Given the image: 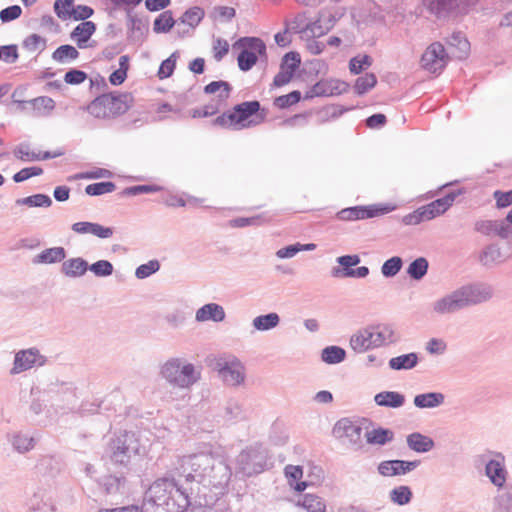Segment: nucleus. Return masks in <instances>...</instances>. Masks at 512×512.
I'll list each match as a JSON object with an SVG mask.
<instances>
[{"label": "nucleus", "mask_w": 512, "mask_h": 512, "mask_svg": "<svg viewBox=\"0 0 512 512\" xmlns=\"http://www.w3.org/2000/svg\"><path fill=\"white\" fill-rule=\"evenodd\" d=\"M346 351L339 346H328L322 350L321 359L327 364H338L344 361Z\"/></svg>", "instance_id": "nucleus-41"}, {"label": "nucleus", "mask_w": 512, "mask_h": 512, "mask_svg": "<svg viewBox=\"0 0 512 512\" xmlns=\"http://www.w3.org/2000/svg\"><path fill=\"white\" fill-rule=\"evenodd\" d=\"M125 479L122 477H117L113 475L104 476L100 485L104 488L107 494H115L120 491L121 487L124 485Z\"/></svg>", "instance_id": "nucleus-50"}, {"label": "nucleus", "mask_w": 512, "mask_h": 512, "mask_svg": "<svg viewBox=\"0 0 512 512\" xmlns=\"http://www.w3.org/2000/svg\"><path fill=\"white\" fill-rule=\"evenodd\" d=\"M28 103L33 107L34 110L39 112L43 111V114L49 115L55 108V101L47 96L36 97Z\"/></svg>", "instance_id": "nucleus-51"}, {"label": "nucleus", "mask_w": 512, "mask_h": 512, "mask_svg": "<svg viewBox=\"0 0 512 512\" xmlns=\"http://www.w3.org/2000/svg\"><path fill=\"white\" fill-rule=\"evenodd\" d=\"M377 84V77L374 73H366L356 79L354 90L358 95H364Z\"/></svg>", "instance_id": "nucleus-44"}, {"label": "nucleus", "mask_w": 512, "mask_h": 512, "mask_svg": "<svg viewBox=\"0 0 512 512\" xmlns=\"http://www.w3.org/2000/svg\"><path fill=\"white\" fill-rule=\"evenodd\" d=\"M280 323V317L277 313L271 312L265 315L257 316L253 319L252 325L258 331H267L277 327Z\"/></svg>", "instance_id": "nucleus-36"}, {"label": "nucleus", "mask_w": 512, "mask_h": 512, "mask_svg": "<svg viewBox=\"0 0 512 512\" xmlns=\"http://www.w3.org/2000/svg\"><path fill=\"white\" fill-rule=\"evenodd\" d=\"M219 90H221V92L218 98L222 101L229 97L232 87L228 82L222 80L212 81L204 87V93L206 94H214Z\"/></svg>", "instance_id": "nucleus-46"}, {"label": "nucleus", "mask_w": 512, "mask_h": 512, "mask_svg": "<svg viewBox=\"0 0 512 512\" xmlns=\"http://www.w3.org/2000/svg\"><path fill=\"white\" fill-rule=\"evenodd\" d=\"M231 475V468L224 461L212 457V464L205 476L204 486L224 488L228 485Z\"/></svg>", "instance_id": "nucleus-13"}, {"label": "nucleus", "mask_w": 512, "mask_h": 512, "mask_svg": "<svg viewBox=\"0 0 512 512\" xmlns=\"http://www.w3.org/2000/svg\"><path fill=\"white\" fill-rule=\"evenodd\" d=\"M96 31V25L92 21H85L78 24L70 34L72 40H74L77 46L82 49L86 47L87 41Z\"/></svg>", "instance_id": "nucleus-24"}, {"label": "nucleus", "mask_w": 512, "mask_h": 512, "mask_svg": "<svg viewBox=\"0 0 512 512\" xmlns=\"http://www.w3.org/2000/svg\"><path fill=\"white\" fill-rule=\"evenodd\" d=\"M445 401V396L440 392H428L418 394L414 397L413 403L417 408H436L441 406Z\"/></svg>", "instance_id": "nucleus-29"}, {"label": "nucleus", "mask_w": 512, "mask_h": 512, "mask_svg": "<svg viewBox=\"0 0 512 512\" xmlns=\"http://www.w3.org/2000/svg\"><path fill=\"white\" fill-rule=\"evenodd\" d=\"M90 270L97 277H108L112 275L114 268L108 260H98L95 263L89 265Z\"/></svg>", "instance_id": "nucleus-55"}, {"label": "nucleus", "mask_w": 512, "mask_h": 512, "mask_svg": "<svg viewBox=\"0 0 512 512\" xmlns=\"http://www.w3.org/2000/svg\"><path fill=\"white\" fill-rule=\"evenodd\" d=\"M210 464H212L211 455L193 454L179 458L173 469L180 479L184 478L183 483L188 487L192 486L195 489L194 494H198L199 485L204 486Z\"/></svg>", "instance_id": "nucleus-4"}, {"label": "nucleus", "mask_w": 512, "mask_h": 512, "mask_svg": "<svg viewBox=\"0 0 512 512\" xmlns=\"http://www.w3.org/2000/svg\"><path fill=\"white\" fill-rule=\"evenodd\" d=\"M374 348L388 346L399 340V334L392 324L380 323L368 326Z\"/></svg>", "instance_id": "nucleus-15"}, {"label": "nucleus", "mask_w": 512, "mask_h": 512, "mask_svg": "<svg viewBox=\"0 0 512 512\" xmlns=\"http://www.w3.org/2000/svg\"><path fill=\"white\" fill-rule=\"evenodd\" d=\"M203 17V9L200 7H192L182 15V17L179 19L178 25L182 23L194 28L200 23Z\"/></svg>", "instance_id": "nucleus-47"}, {"label": "nucleus", "mask_w": 512, "mask_h": 512, "mask_svg": "<svg viewBox=\"0 0 512 512\" xmlns=\"http://www.w3.org/2000/svg\"><path fill=\"white\" fill-rule=\"evenodd\" d=\"M372 65V58L369 55H358L349 61V70L352 74L358 75Z\"/></svg>", "instance_id": "nucleus-52"}, {"label": "nucleus", "mask_w": 512, "mask_h": 512, "mask_svg": "<svg viewBox=\"0 0 512 512\" xmlns=\"http://www.w3.org/2000/svg\"><path fill=\"white\" fill-rule=\"evenodd\" d=\"M301 63L300 54L297 52H288L284 55L282 58L281 66L280 68L286 71H291V74L293 75L295 71L298 69L299 65Z\"/></svg>", "instance_id": "nucleus-56"}, {"label": "nucleus", "mask_w": 512, "mask_h": 512, "mask_svg": "<svg viewBox=\"0 0 512 512\" xmlns=\"http://www.w3.org/2000/svg\"><path fill=\"white\" fill-rule=\"evenodd\" d=\"M234 49H241L237 57L238 66L241 71H249L256 64L258 56H266V44L258 37H241L234 44Z\"/></svg>", "instance_id": "nucleus-9"}, {"label": "nucleus", "mask_w": 512, "mask_h": 512, "mask_svg": "<svg viewBox=\"0 0 512 512\" xmlns=\"http://www.w3.org/2000/svg\"><path fill=\"white\" fill-rule=\"evenodd\" d=\"M493 297V289L486 283H469L445 294L432 304L437 315L455 314L461 310L477 306Z\"/></svg>", "instance_id": "nucleus-2"}, {"label": "nucleus", "mask_w": 512, "mask_h": 512, "mask_svg": "<svg viewBox=\"0 0 512 512\" xmlns=\"http://www.w3.org/2000/svg\"><path fill=\"white\" fill-rule=\"evenodd\" d=\"M502 252L497 244L487 245L479 255V262L485 267H491L502 260Z\"/></svg>", "instance_id": "nucleus-32"}, {"label": "nucleus", "mask_w": 512, "mask_h": 512, "mask_svg": "<svg viewBox=\"0 0 512 512\" xmlns=\"http://www.w3.org/2000/svg\"><path fill=\"white\" fill-rule=\"evenodd\" d=\"M475 231L486 235H496L501 239H507L512 235V227L505 220H478L474 225Z\"/></svg>", "instance_id": "nucleus-17"}, {"label": "nucleus", "mask_w": 512, "mask_h": 512, "mask_svg": "<svg viewBox=\"0 0 512 512\" xmlns=\"http://www.w3.org/2000/svg\"><path fill=\"white\" fill-rule=\"evenodd\" d=\"M403 267V259L399 256H393L387 259L381 266V273L385 278L396 276Z\"/></svg>", "instance_id": "nucleus-43"}, {"label": "nucleus", "mask_w": 512, "mask_h": 512, "mask_svg": "<svg viewBox=\"0 0 512 512\" xmlns=\"http://www.w3.org/2000/svg\"><path fill=\"white\" fill-rule=\"evenodd\" d=\"M224 308L217 303H208L200 307L195 314L197 322H222L225 319Z\"/></svg>", "instance_id": "nucleus-23"}, {"label": "nucleus", "mask_w": 512, "mask_h": 512, "mask_svg": "<svg viewBox=\"0 0 512 512\" xmlns=\"http://www.w3.org/2000/svg\"><path fill=\"white\" fill-rule=\"evenodd\" d=\"M106 452L113 464L127 466L133 458L144 454L145 448L136 433L123 431L110 439Z\"/></svg>", "instance_id": "nucleus-5"}, {"label": "nucleus", "mask_w": 512, "mask_h": 512, "mask_svg": "<svg viewBox=\"0 0 512 512\" xmlns=\"http://www.w3.org/2000/svg\"><path fill=\"white\" fill-rule=\"evenodd\" d=\"M89 268V264L81 257L71 258L63 262L62 273L71 278L83 276Z\"/></svg>", "instance_id": "nucleus-28"}, {"label": "nucleus", "mask_w": 512, "mask_h": 512, "mask_svg": "<svg viewBox=\"0 0 512 512\" xmlns=\"http://www.w3.org/2000/svg\"><path fill=\"white\" fill-rule=\"evenodd\" d=\"M428 268V260L424 257H419L409 264L407 274L411 279L419 281L427 274Z\"/></svg>", "instance_id": "nucleus-38"}, {"label": "nucleus", "mask_w": 512, "mask_h": 512, "mask_svg": "<svg viewBox=\"0 0 512 512\" xmlns=\"http://www.w3.org/2000/svg\"><path fill=\"white\" fill-rule=\"evenodd\" d=\"M179 57V54L178 52H173L167 59H165L160 67H159V70H158V77L160 79H165V78H168L170 77L174 70H175V67H176V61Z\"/></svg>", "instance_id": "nucleus-53"}, {"label": "nucleus", "mask_w": 512, "mask_h": 512, "mask_svg": "<svg viewBox=\"0 0 512 512\" xmlns=\"http://www.w3.org/2000/svg\"><path fill=\"white\" fill-rule=\"evenodd\" d=\"M23 46L28 51H43L46 48V39L38 34H31L23 41Z\"/></svg>", "instance_id": "nucleus-59"}, {"label": "nucleus", "mask_w": 512, "mask_h": 512, "mask_svg": "<svg viewBox=\"0 0 512 512\" xmlns=\"http://www.w3.org/2000/svg\"><path fill=\"white\" fill-rule=\"evenodd\" d=\"M447 43L449 47L455 48L457 50V58L463 59L467 56L470 49V43L468 42L463 33H452V35L447 39Z\"/></svg>", "instance_id": "nucleus-34"}, {"label": "nucleus", "mask_w": 512, "mask_h": 512, "mask_svg": "<svg viewBox=\"0 0 512 512\" xmlns=\"http://www.w3.org/2000/svg\"><path fill=\"white\" fill-rule=\"evenodd\" d=\"M267 462L266 450L260 445H251L236 458V474L251 477L264 471Z\"/></svg>", "instance_id": "nucleus-8"}, {"label": "nucleus", "mask_w": 512, "mask_h": 512, "mask_svg": "<svg viewBox=\"0 0 512 512\" xmlns=\"http://www.w3.org/2000/svg\"><path fill=\"white\" fill-rule=\"evenodd\" d=\"M347 87L345 82L319 81L305 93L304 99L341 94Z\"/></svg>", "instance_id": "nucleus-19"}, {"label": "nucleus", "mask_w": 512, "mask_h": 512, "mask_svg": "<svg viewBox=\"0 0 512 512\" xmlns=\"http://www.w3.org/2000/svg\"><path fill=\"white\" fill-rule=\"evenodd\" d=\"M485 475L498 490L505 487L508 472L502 461L496 459L489 460L485 465Z\"/></svg>", "instance_id": "nucleus-22"}, {"label": "nucleus", "mask_w": 512, "mask_h": 512, "mask_svg": "<svg viewBox=\"0 0 512 512\" xmlns=\"http://www.w3.org/2000/svg\"><path fill=\"white\" fill-rule=\"evenodd\" d=\"M505 491L495 497L500 512H512V483L505 486Z\"/></svg>", "instance_id": "nucleus-49"}, {"label": "nucleus", "mask_w": 512, "mask_h": 512, "mask_svg": "<svg viewBox=\"0 0 512 512\" xmlns=\"http://www.w3.org/2000/svg\"><path fill=\"white\" fill-rule=\"evenodd\" d=\"M225 415L228 420H240L245 418L242 405L235 400H229L225 406Z\"/></svg>", "instance_id": "nucleus-58"}, {"label": "nucleus", "mask_w": 512, "mask_h": 512, "mask_svg": "<svg viewBox=\"0 0 512 512\" xmlns=\"http://www.w3.org/2000/svg\"><path fill=\"white\" fill-rule=\"evenodd\" d=\"M235 14H236V12L233 7L216 6L211 11L210 16L214 20H219L221 22H228L235 16Z\"/></svg>", "instance_id": "nucleus-60"}, {"label": "nucleus", "mask_w": 512, "mask_h": 512, "mask_svg": "<svg viewBox=\"0 0 512 512\" xmlns=\"http://www.w3.org/2000/svg\"><path fill=\"white\" fill-rule=\"evenodd\" d=\"M13 447L20 453L29 451L34 447V439L27 435L18 434L13 438Z\"/></svg>", "instance_id": "nucleus-62"}, {"label": "nucleus", "mask_w": 512, "mask_h": 512, "mask_svg": "<svg viewBox=\"0 0 512 512\" xmlns=\"http://www.w3.org/2000/svg\"><path fill=\"white\" fill-rule=\"evenodd\" d=\"M14 155L16 158L22 160V161H38V160H47L56 158L62 155L61 152H49L46 151L43 154L41 153H35L31 152L29 150V145L26 143H21L19 146H17L14 150Z\"/></svg>", "instance_id": "nucleus-25"}, {"label": "nucleus", "mask_w": 512, "mask_h": 512, "mask_svg": "<svg viewBox=\"0 0 512 512\" xmlns=\"http://www.w3.org/2000/svg\"><path fill=\"white\" fill-rule=\"evenodd\" d=\"M160 269V263L157 260H150L146 264L137 267L135 276L138 279H144L157 272Z\"/></svg>", "instance_id": "nucleus-63"}, {"label": "nucleus", "mask_w": 512, "mask_h": 512, "mask_svg": "<svg viewBox=\"0 0 512 512\" xmlns=\"http://www.w3.org/2000/svg\"><path fill=\"white\" fill-rule=\"evenodd\" d=\"M177 476L174 469L169 470V476L155 480L145 492L143 507L155 512H180L191 504L195 489L186 486Z\"/></svg>", "instance_id": "nucleus-1"}, {"label": "nucleus", "mask_w": 512, "mask_h": 512, "mask_svg": "<svg viewBox=\"0 0 512 512\" xmlns=\"http://www.w3.org/2000/svg\"><path fill=\"white\" fill-rule=\"evenodd\" d=\"M93 14L94 10L91 7L86 5H77L72 7L68 15V18H73L76 21L85 22Z\"/></svg>", "instance_id": "nucleus-61"}, {"label": "nucleus", "mask_w": 512, "mask_h": 512, "mask_svg": "<svg viewBox=\"0 0 512 512\" xmlns=\"http://www.w3.org/2000/svg\"><path fill=\"white\" fill-rule=\"evenodd\" d=\"M447 58L444 46L439 42H435L423 53L421 64L424 69L436 73L446 66Z\"/></svg>", "instance_id": "nucleus-12"}, {"label": "nucleus", "mask_w": 512, "mask_h": 512, "mask_svg": "<svg viewBox=\"0 0 512 512\" xmlns=\"http://www.w3.org/2000/svg\"><path fill=\"white\" fill-rule=\"evenodd\" d=\"M159 375L170 386L190 390L201 379V368L184 357H170L159 366Z\"/></svg>", "instance_id": "nucleus-3"}, {"label": "nucleus", "mask_w": 512, "mask_h": 512, "mask_svg": "<svg viewBox=\"0 0 512 512\" xmlns=\"http://www.w3.org/2000/svg\"><path fill=\"white\" fill-rule=\"evenodd\" d=\"M302 505L308 512H325L326 505L320 497L314 494H306Z\"/></svg>", "instance_id": "nucleus-54"}, {"label": "nucleus", "mask_w": 512, "mask_h": 512, "mask_svg": "<svg viewBox=\"0 0 512 512\" xmlns=\"http://www.w3.org/2000/svg\"><path fill=\"white\" fill-rule=\"evenodd\" d=\"M131 93H104L87 106V111L98 119H112L126 113L133 105Z\"/></svg>", "instance_id": "nucleus-6"}, {"label": "nucleus", "mask_w": 512, "mask_h": 512, "mask_svg": "<svg viewBox=\"0 0 512 512\" xmlns=\"http://www.w3.org/2000/svg\"><path fill=\"white\" fill-rule=\"evenodd\" d=\"M372 336L369 331V327L363 328L355 332L350 338V347L355 352H365L369 349H373L374 345L372 342Z\"/></svg>", "instance_id": "nucleus-26"}, {"label": "nucleus", "mask_w": 512, "mask_h": 512, "mask_svg": "<svg viewBox=\"0 0 512 512\" xmlns=\"http://www.w3.org/2000/svg\"><path fill=\"white\" fill-rule=\"evenodd\" d=\"M210 366L218 372L219 377L228 386L237 387L245 381V366L234 355H223L214 358Z\"/></svg>", "instance_id": "nucleus-7"}, {"label": "nucleus", "mask_w": 512, "mask_h": 512, "mask_svg": "<svg viewBox=\"0 0 512 512\" xmlns=\"http://www.w3.org/2000/svg\"><path fill=\"white\" fill-rule=\"evenodd\" d=\"M331 275L335 278H365L369 275V268L360 266L358 268L340 269V267H333Z\"/></svg>", "instance_id": "nucleus-42"}, {"label": "nucleus", "mask_w": 512, "mask_h": 512, "mask_svg": "<svg viewBox=\"0 0 512 512\" xmlns=\"http://www.w3.org/2000/svg\"><path fill=\"white\" fill-rule=\"evenodd\" d=\"M334 432L337 437H345L351 444L361 446L362 428L352 421L345 418L339 420L334 427Z\"/></svg>", "instance_id": "nucleus-21"}, {"label": "nucleus", "mask_w": 512, "mask_h": 512, "mask_svg": "<svg viewBox=\"0 0 512 512\" xmlns=\"http://www.w3.org/2000/svg\"><path fill=\"white\" fill-rule=\"evenodd\" d=\"M412 497V490L406 485L395 487L389 492V498L391 502L399 506L410 503Z\"/></svg>", "instance_id": "nucleus-39"}, {"label": "nucleus", "mask_w": 512, "mask_h": 512, "mask_svg": "<svg viewBox=\"0 0 512 512\" xmlns=\"http://www.w3.org/2000/svg\"><path fill=\"white\" fill-rule=\"evenodd\" d=\"M52 199L46 194H34L28 197L19 198L15 201L18 206L48 208L52 205Z\"/></svg>", "instance_id": "nucleus-35"}, {"label": "nucleus", "mask_w": 512, "mask_h": 512, "mask_svg": "<svg viewBox=\"0 0 512 512\" xmlns=\"http://www.w3.org/2000/svg\"><path fill=\"white\" fill-rule=\"evenodd\" d=\"M116 189V185L114 182L106 181V182H97L93 184H89L85 187L86 194L90 196H99L106 193H111Z\"/></svg>", "instance_id": "nucleus-48"}, {"label": "nucleus", "mask_w": 512, "mask_h": 512, "mask_svg": "<svg viewBox=\"0 0 512 512\" xmlns=\"http://www.w3.org/2000/svg\"><path fill=\"white\" fill-rule=\"evenodd\" d=\"M176 21L173 19L171 11H164L154 21L153 30L156 33H167L174 26Z\"/></svg>", "instance_id": "nucleus-45"}, {"label": "nucleus", "mask_w": 512, "mask_h": 512, "mask_svg": "<svg viewBox=\"0 0 512 512\" xmlns=\"http://www.w3.org/2000/svg\"><path fill=\"white\" fill-rule=\"evenodd\" d=\"M261 109L259 101H246L237 104L233 108L234 119L237 124V129L249 127L252 121L245 123L251 116L257 114Z\"/></svg>", "instance_id": "nucleus-20"}, {"label": "nucleus", "mask_w": 512, "mask_h": 512, "mask_svg": "<svg viewBox=\"0 0 512 512\" xmlns=\"http://www.w3.org/2000/svg\"><path fill=\"white\" fill-rule=\"evenodd\" d=\"M47 357L42 355L35 348L20 350L15 354L13 367L10 370L11 375H16L32 369L33 367H42L46 364Z\"/></svg>", "instance_id": "nucleus-10"}, {"label": "nucleus", "mask_w": 512, "mask_h": 512, "mask_svg": "<svg viewBox=\"0 0 512 512\" xmlns=\"http://www.w3.org/2000/svg\"><path fill=\"white\" fill-rule=\"evenodd\" d=\"M65 257L66 252L63 247H53L43 250L33 258L32 262L34 264H53L61 262Z\"/></svg>", "instance_id": "nucleus-31"}, {"label": "nucleus", "mask_w": 512, "mask_h": 512, "mask_svg": "<svg viewBox=\"0 0 512 512\" xmlns=\"http://www.w3.org/2000/svg\"><path fill=\"white\" fill-rule=\"evenodd\" d=\"M367 443L385 445L394 438V433L389 429L377 428L365 433Z\"/></svg>", "instance_id": "nucleus-37"}, {"label": "nucleus", "mask_w": 512, "mask_h": 512, "mask_svg": "<svg viewBox=\"0 0 512 512\" xmlns=\"http://www.w3.org/2000/svg\"><path fill=\"white\" fill-rule=\"evenodd\" d=\"M479 0H427L429 10L437 17H446L455 11L467 13Z\"/></svg>", "instance_id": "nucleus-11"}, {"label": "nucleus", "mask_w": 512, "mask_h": 512, "mask_svg": "<svg viewBox=\"0 0 512 512\" xmlns=\"http://www.w3.org/2000/svg\"><path fill=\"white\" fill-rule=\"evenodd\" d=\"M390 209L387 207L379 206H354L342 209L338 212L337 217L343 221H352L360 219L373 218L378 215L389 212Z\"/></svg>", "instance_id": "nucleus-14"}, {"label": "nucleus", "mask_w": 512, "mask_h": 512, "mask_svg": "<svg viewBox=\"0 0 512 512\" xmlns=\"http://www.w3.org/2000/svg\"><path fill=\"white\" fill-rule=\"evenodd\" d=\"M377 405L389 408H399L405 403V396L396 391H383L375 395Z\"/></svg>", "instance_id": "nucleus-30"}, {"label": "nucleus", "mask_w": 512, "mask_h": 512, "mask_svg": "<svg viewBox=\"0 0 512 512\" xmlns=\"http://www.w3.org/2000/svg\"><path fill=\"white\" fill-rule=\"evenodd\" d=\"M22 14V8L19 5H12L0 11V20L2 23H8L18 19Z\"/></svg>", "instance_id": "nucleus-64"}, {"label": "nucleus", "mask_w": 512, "mask_h": 512, "mask_svg": "<svg viewBox=\"0 0 512 512\" xmlns=\"http://www.w3.org/2000/svg\"><path fill=\"white\" fill-rule=\"evenodd\" d=\"M417 353L411 352L393 357L389 360V367L392 370H410L418 364Z\"/></svg>", "instance_id": "nucleus-33"}, {"label": "nucleus", "mask_w": 512, "mask_h": 512, "mask_svg": "<svg viewBox=\"0 0 512 512\" xmlns=\"http://www.w3.org/2000/svg\"><path fill=\"white\" fill-rule=\"evenodd\" d=\"M420 461L386 460L378 465V472L385 477L404 475L418 467Z\"/></svg>", "instance_id": "nucleus-18"}, {"label": "nucleus", "mask_w": 512, "mask_h": 512, "mask_svg": "<svg viewBox=\"0 0 512 512\" xmlns=\"http://www.w3.org/2000/svg\"><path fill=\"white\" fill-rule=\"evenodd\" d=\"M406 442L408 447L418 453H426L435 446L433 439L419 432L411 433L407 436Z\"/></svg>", "instance_id": "nucleus-27"}, {"label": "nucleus", "mask_w": 512, "mask_h": 512, "mask_svg": "<svg viewBox=\"0 0 512 512\" xmlns=\"http://www.w3.org/2000/svg\"><path fill=\"white\" fill-rule=\"evenodd\" d=\"M461 194V191L449 192L442 198L436 199L435 201L421 206L420 210L424 215L426 221L434 219L437 216L444 214L453 204L456 197Z\"/></svg>", "instance_id": "nucleus-16"}, {"label": "nucleus", "mask_w": 512, "mask_h": 512, "mask_svg": "<svg viewBox=\"0 0 512 512\" xmlns=\"http://www.w3.org/2000/svg\"><path fill=\"white\" fill-rule=\"evenodd\" d=\"M301 99V93L298 90H294L287 95L278 96L274 100V105L280 109H285L293 104H296Z\"/></svg>", "instance_id": "nucleus-57"}, {"label": "nucleus", "mask_w": 512, "mask_h": 512, "mask_svg": "<svg viewBox=\"0 0 512 512\" xmlns=\"http://www.w3.org/2000/svg\"><path fill=\"white\" fill-rule=\"evenodd\" d=\"M79 57V51L72 45L65 44L59 46L53 53L52 59L59 63H66Z\"/></svg>", "instance_id": "nucleus-40"}]
</instances>
